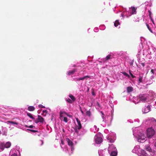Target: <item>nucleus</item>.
<instances>
[{"mask_svg": "<svg viewBox=\"0 0 156 156\" xmlns=\"http://www.w3.org/2000/svg\"><path fill=\"white\" fill-rule=\"evenodd\" d=\"M66 150L67 151H69V150L68 149V148L66 149Z\"/></svg>", "mask_w": 156, "mask_h": 156, "instance_id": "nucleus-54", "label": "nucleus"}, {"mask_svg": "<svg viewBox=\"0 0 156 156\" xmlns=\"http://www.w3.org/2000/svg\"><path fill=\"white\" fill-rule=\"evenodd\" d=\"M41 141V142H42V144H41V145L43 144V142L42 141Z\"/></svg>", "mask_w": 156, "mask_h": 156, "instance_id": "nucleus-53", "label": "nucleus"}, {"mask_svg": "<svg viewBox=\"0 0 156 156\" xmlns=\"http://www.w3.org/2000/svg\"><path fill=\"white\" fill-rule=\"evenodd\" d=\"M141 150L142 149L140 148V147L139 145H136L134 147L133 149L132 150V151L133 152L138 154L139 153V152H140Z\"/></svg>", "mask_w": 156, "mask_h": 156, "instance_id": "nucleus-18", "label": "nucleus"}, {"mask_svg": "<svg viewBox=\"0 0 156 156\" xmlns=\"http://www.w3.org/2000/svg\"><path fill=\"white\" fill-rule=\"evenodd\" d=\"M112 54L110 53L108 55L106 58H103L101 59V61L100 62H103L104 63L106 62L110 59L112 58L113 57Z\"/></svg>", "mask_w": 156, "mask_h": 156, "instance_id": "nucleus-15", "label": "nucleus"}, {"mask_svg": "<svg viewBox=\"0 0 156 156\" xmlns=\"http://www.w3.org/2000/svg\"><path fill=\"white\" fill-rule=\"evenodd\" d=\"M28 127L32 129V128H34V126L32 125H31V126H29Z\"/></svg>", "mask_w": 156, "mask_h": 156, "instance_id": "nucleus-48", "label": "nucleus"}, {"mask_svg": "<svg viewBox=\"0 0 156 156\" xmlns=\"http://www.w3.org/2000/svg\"><path fill=\"white\" fill-rule=\"evenodd\" d=\"M90 77V76L87 75L85 76L82 77L78 78H76V80L77 81H80L81 80H84L85 79H86L87 78H89Z\"/></svg>", "mask_w": 156, "mask_h": 156, "instance_id": "nucleus-25", "label": "nucleus"}, {"mask_svg": "<svg viewBox=\"0 0 156 156\" xmlns=\"http://www.w3.org/2000/svg\"><path fill=\"white\" fill-rule=\"evenodd\" d=\"M61 144H62V145H61V146L62 148H63V145H64V142L62 140L61 141Z\"/></svg>", "mask_w": 156, "mask_h": 156, "instance_id": "nucleus-47", "label": "nucleus"}, {"mask_svg": "<svg viewBox=\"0 0 156 156\" xmlns=\"http://www.w3.org/2000/svg\"><path fill=\"white\" fill-rule=\"evenodd\" d=\"M48 113V111L46 110H44L42 111L41 114L43 116H45Z\"/></svg>", "mask_w": 156, "mask_h": 156, "instance_id": "nucleus-34", "label": "nucleus"}, {"mask_svg": "<svg viewBox=\"0 0 156 156\" xmlns=\"http://www.w3.org/2000/svg\"><path fill=\"white\" fill-rule=\"evenodd\" d=\"M140 102H145L149 101L148 96L147 94H141L139 95Z\"/></svg>", "mask_w": 156, "mask_h": 156, "instance_id": "nucleus-8", "label": "nucleus"}, {"mask_svg": "<svg viewBox=\"0 0 156 156\" xmlns=\"http://www.w3.org/2000/svg\"><path fill=\"white\" fill-rule=\"evenodd\" d=\"M108 131V130L107 129H105L104 130V132L105 133H107V132Z\"/></svg>", "mask_w": 156, "mask_h": 156, "instance_id": "nucleus-50", "label": "nucleus"}, {"mask_svg": "<svg viewBox=\"0 0 156 156\" xmlns=\"http://www.w3.org/2000/svg\"><path fill=\"white\" fill-rule=\"evenodd\" d=\"M80 111H81V113H82V114H83V111L81 109V110H80Z\"/></svg>", "mask_w": 156, "mask_h": 156, "instance_id": "nucleus-51", "label": "nucleus"}, {"mask_svg": "<svg viewBox=\"0 0 156 156\" xmlns=\"http://www.w3.org/2000/svg\"><path fill=\"white\" fill-rule=\"evenodd\" d=\"M101 113H102V117L103 119V121L105 122V124H108L109 122L111 121L110 119H111V117L110 116H109L108 117H107L105 119L104 116V114L102 112H101Z\"/></svg>", "mask_w": 156, "mask_h": 156, "instance_id": "nucleus-16", "label": "nucleus"}, {"mask_svg": "<svg viewBox=\"0 0 156 156\" xmlns=\"http://www.w3.org/2000/svg\"><path fill=\"white\" fill-rule=\"evenodd\" d=\"M19 154V152L18 150L15 149H12L10 152V156H18V154ZM2 156H7L5 154H3Z\"/></svg>", "mask_w": 156, "mask_h": 156, "instance_id": "nucleus-12", "label": "nucleus"}, {"mask_svg": "<svg viewBox=\"0 0 156 156\" xmlns=\"http://www.w3.org/2000/svg\"><path fill=\"white\" fill-rule=\"evenodd\" d=\"M100 28L101 30H104L105 28V26L102 25L100 27Z\"/></svg>", "mask_w": 156, "mask_h": 156, "instance_id": "nucleus-44", "label": "nucleus"}, {"mask_svg": "<svg viewBox=\"0 0 156 156\" xmlns=\"http://www.w3.org/2000/svg\"><path fill=\"white\" fill-rule=\"evenodd\" d=\"M27 115L30 117L31 119H35L33 115L30 113H28L27 114Z\"/></svg>", "mask_w": 156, "mask_h": 156, "instance_id": "nucleus-36", "label": "nucleus"}, {"mask_svg": "<svg viewBox=\"0 0 156 156\" xmlns=\"http://www.w3.org/2000/svg\"><path fill=\"white\" fill-rule=\"evenodd\" d=\"M27 130L31 131L33 132H36L37 131H36V130H32V129H27Z\"/></svg>", "mask_w": 156, "mask_h": 156, "instance_id": "nucleus-46", "label": "nucleus"}, {"mask_svg": "<svg viewBox=\"0 0 156 156\" xmlns=\"http://www.w3.org/2000/svg\"><path fill=\"white\" fill-rule=\"evenodd\" d=\"M136 120H136V121H137L138 122H139L140 121L138 119H136Z\"/></svg>", "mask_w": 156, "mask_h": 156, "instance_id": "nucleus-52", "label": "nucleus"}, {"mask_svg": "<svg viewBox=\"0 0 156 156\" xmlns=\"http://www.w3.org/2000/svg\"><path fill=\"white\" fill-rule=\"evenodd\" d=\"M98 128H97L96 126L94 125L91 128V130L92 131L96 133L98 131Z\"/></svg>", "mask_w": 156, "mask_h": 156, "instance_id": "nucleus-28", "label": "nucleus"}, {"mask_svg": "<svg viewBox=\"0 0 156 156\" xmlns=\"http://www.w3.org/2000/svg\"><path fill=\"white\" fill-rule=\"evenodd\" d=\"M133 90V88L131 87H128L127 88V91L129 93Z\"/></svg>", "mask_w": 156, "mask_h": 156, "instance_id": "nucleus-33", "label": "nucleus"}, {"mask_svg": "<svg viewBox=\"0 0 156 156\" xmlns=\"http://www.w3.org/2000/svg\"><path fill=\"white\" fill-rule=\"evenodd\" d=\"M106 150L105 149L104 150H100L98 151V154L99 156H106V154L105 153Z\"/></svg>", "mask_w": 156, "mask_h": 156, "instance_id": "nucleus-23", "label": "nucleus"}, {"mask_svg": "<svg viewBox=\"0 0 156 156\" xmlns=\"http://www.w3.org/2000/svg\"><path fill=\"white\" fill-rule=\"evenodd\" d=\"M131 100L134 103L137 104L140 102L139 96L137 97H133L132 98H130Z\"/></svg>", "mask_w": 156, "mask_h": 156, "instance_id": "nucleus-22", "label": "nucleus"}, {"mask_svg": "<svg viewBox=\"0 0 156 156\" xmlns=\"http://www.w3.org/2000/svg\"><path fill=\"white\" fill-rule=\"evenodd\" d=\"M154 147L156 148V141L154 143Z\"/></svg>", "mask_w": 156, "mask_h": 156, "instance_id": "nucleus-49", "label": "nucleus"}, {"mask_svg": "<svg viewBox=\"0 0 156 156\" xmlns=\"http://www.w3.org/2000/svg\"><path fill=\"white\" fill-rule=\"evenodd\" d=\"M69 97L71 99V100H72V102L76 100V98L74 96L71 94L69 95Z\"/></svg>", "mask_w": 156, "mask_h": 156, "instance_id": "nucleus-31", "label": "nucleus"}, {"mask_svg": "<svg viewBox=\"0 0 156 156\" xmlns=\"http://www.w3.org/2000/svg\"><path fill=\"white\" fill-rule=\"evenodd\" d=\"M122 74H123L124 75L126 76V77H127L128 78H130L128 74H127L126 73L123 72V73H122Z\"/></svg>", "mask_w": 156, "mask_h": 156, "instance_id": "nucleus-38", "label": "nucleus"}, {"mask_svg": "<svg viewBox=\"0 0 156 156\" xmlns=\"http://www.w3.org/2000/svg\"><path fill=\"white\" fill-rule=\"evenodd\" d=\"M143 74L140 73L139 74V77L138 78V83H140L143 82Z\"/></svg>", "mask_w": 156, "mask_h": 156, "instance_id": "nucleus-27", "label": "nucleus"}, {"mask_svg": "<svg viewBox=\"0 0 156 156\" xmlns=\"http://www.w3.org/2000/svg\"><path fill=\"white\" fill-rule=\"evenodd\" d=\"M156 131L153 126L149 128L147 130V136L149 138H151L154 134L155 131Z\"/></svg>", "mask_w": 156, "mask_h": 156, "instance_id": "nucleus-6", "label": "nucleus"}, {"mask_svg": "<svg viewBox=\"0 0 156 156\" xmlns=\"http://www.w3.org/2000/svg\"><path fill=\"white\" fill-rule=\"evenodd\" d=\"M137 8L132 6L131 8H129L128 10H127L126 8H123L122 13L121 14V16L123 17L126 16L128 17L132 15L135 14L136 13V9Z\"/></svg>", "mask_w": 156, "mask_h": 156, "instance_id": "nucleus-3", "label": "nucleus"}, {"mask_svg": "<svg viewBox=\"0 0 156 156\" xmlns=\"http://www.w3.org/2000/svg\"><path fill=\"white\" fill-rule=\"evenodd\" d=\"M86 115L88 116H90L91 115L90 112L89 111H87L86 112Z\"/></svg>", "mask_w": 156, "mask_h": 156, "instance_id": "nucleus-40", "label": "nucleus"}, {"mask_svg": "<svg viewBox=\"0 0 156 156\" xmlns=\"http://www.w3.org/2000/svg\"><path fill=\"white\" fill-rule=\"evenodd\" d=\"M133 135L137 138V141L140 143L145 142L147 139V136L142 130L139 129V128L133 129Z\"/></svg>", "mask_w": 156, "mask_h": 156, "instance_id": "nucleus-1", "label": "nucleus"}, {"mask_svg": "<svg viewBox=\"0 0 156 156\" xmlns=\"http://www.w3.org/2000/svg\"><path fill=\"white\" fill-rule=\"evenodd\" d=\"M138 155L139 156H148L147 154L146 153L145 151L142 149L140 151Z\"/></svg>", "mask_w": 156, "mask_h": 156, "instance_id": "nucleus-24", "label": "nucleus"}, {"mask_svg": "<svg viewBox=\"0 0 156 156\" xmlns=\"http://www.w3.org/2000/svg\"><path fill=\"white\" fill-rule=\"evenodd\" d=\"M129 74H130V76H131L133 78H135V76H133V74L132 73H131L130 72H129Z\"/></svg>", "mask_w": 156, "mask_h": 156, "instance_id": "nucleus-45", "label": "nucleus"}, {"mask_svg": "<svg viewBox=\"0 0 156 156\" xmlns=\"http://www.w3.org/2000/svg\"><path fill=\"white\" fill-rule=\"evenodd\" d=\"M6 123L9 125V128L11 129L13 128L14 126L17 127L18 128H20V126L18 125V123L16 122L8 121Z\"/></svg>", "mask_w": 156, "mask_h": 156, "instance_id": "nucleus-9", "label": "nucleus"}, {"mask_svg": "<svg viewBox=\"0 0 156 156\" xmlns=\"http://www.w3.org/2000/svg\"><path fill=\"white\" fill-rule=\"evenodd\" d=\"M67 115H66V116L69 117V118H72L73 117L72 115L68 114L67 113H66Z\"/></svg>", "mask_w": 156, "mask_h": 156, "instance_id": "nucleus-43", "label": "nucleus"}, {"mask_svg": "<svg viewBox=\"0 0 156 156\" xmlns=\"http://www.w3.org/2000/svg\"><path fill=\"white\" fill-rule=\"evenodd\" d=\"M155 103L156 104V101H155Z\"/></svg>", "mask_w": 156, "mask_h": 156, "instance_id": "nucleus-56", "label": "nucleus"}, {"mask_svg": "<svg viewBox=\"0 0 156 156\" xmlns=\"http://www.w3.org/2000/svg\"><path fill=\"white\" fill-rule=\"evenodd\" d=\"M146 25L147 26V28L148 29V30H149V31L153 33V31L151 29V24H148L147 23H146Z\"/></svg>", "mask_w": 156, "mask_h": 156, "instance_id": "nucleus-29", "label": "nucleus"}, {"mask_svg": "<svg viewBox=\"0 0 156 156\" xmlns=\"http://www.w3.org/2000/svg\"><path fill=\"white\" fill-rule=\"evenodd\" d=\"M108 151L110 156H116L117 155V149L113 144H109Z\"/></svg>", "mask_w": 156, "mask_h": 156, "instance_id": "nucleus-4", "label": "nucleus"}, {"mask_svg": "<svg viewBox=\"0 0 156 156\" xmlns=\"http://www.w3.org/2000/svg\"><path fill=\"white\" fill-rule=\"evenodd\" d=\"M37 117V118L35 120V122L36 123L39 122L43 123L44 121V119L39 115H38Z\"/></svg>", "mask_w": 156, "mask_h": 156, "instance_id": "nucleus-19", "label": "nucleus"}, {"mask_svg": "<svg viewBox=\"0 0 156 156\" xmlns=\"http://www.w3.org/2000/svg\"><path fill=\"white\" fill-rule=\"evenodd\" d=\"M4 147L2 146V144L1 143L0 144V152L3 151L4 150Z\"/></svg>", "mask_w": 156, "mask_h": 156, "instance_id": "nucleus-39", "label": "nucleus"}, {"mask_svg": "<svg viewBox=\"0 0 156 156\" xmlns=\"http://www.w3.org/2000/svg\"><path fill=\"white\" fill-rule=\"evenodd\" d=\"M114 25L115 27H116L118 26L119 25H120V23L119 22V20H116L114 22Z\"/></svg>", "mask_w": 156, "mask_h": 156, "instance_id": "nucleus-35", "label": "nucleus"}, {"mask_svg": "<svg viewBox=\"0 0 156 156\" xmlns=\"http://www.w3.org/2000/svg\"><path fill=\"white\" fill-rule=\"evenodd\" d=\"M94 32H97L98 31V28L96 27L94 28Z\"/></svg>", "mask_w": 156, "mask_h": 156, "instance_id": "nucleus-42", "label": "nucleus"}, {"mask_svg": "<svg viewBox=\"0 0 156 156\" xmlns=\"http://www.w3.org/2000/svg\"><path fill=\"white\" fill-rule=\"evenodd\" d=\"M76 123H75L76 128V129H80L82 127V126L80 120L77 118H76Z\"/></svg>", "mask_w": 156, "mask_h": 156, "instance_id": "nucleus-17", "label": "nucleus"}, {"mask_svg": "<svg viewBox=\"0 0 156 156\" xmlns=\"http://www.w3.org/2000/svg\"><path fill=\"white\" fill-rule=\"evenodd\" d=\"M145 149L146 150L149 152L151 151V149L149 145H147L145 147Z\"/></svg>", "mask_w": 156, "mask_h": 156, "instance_id": "nucleus-30", "label": "nucleus"}, {"mask_svg": "<svg viewBox=\"0 0 156 156\" xmlns=\"http://www.w3.org/2000/svg\"><path fill=\"white\" fill-rule=\"evenodd\" d=\"M2 144V146L4 147V149L5 148H9L11 146V143L9 141H8L5 143H1Z\"/></svg>", "mask_w": 156, "mask_h": 156, "instance_id": "nucleus-21", "label": "nucleus"}, {"mask_svg": "<svg viewBox=\"0 0 156 156\" xmlns=\"http://www.w3.org/2000/svg\"><path fill=\"white\" fill-rule=\"evenodd\" d=\"M152 5L151 2V1H150L149 2H146L145 3H143L142 5V6L144 7V13L145 14H148L151 21L154 24V20L151 17V7L152 6Z\"/></svg>", "mask_w": 156, "mask_h": 156, "instance_id": "nucleus-2", "label": "nucleus"}, {"mask_svg": "<svg viewBox=\"0 0 156 156\" xmlns=\"http://www.w3.org/2000/svg\"><path fill=\"white\" fill-rule=\"evenodd\" d=\"M7 129L5 127H2V133L3 135L6 136L7 135Z\"/></svg>", "mask_w": 156, "mask_h": 156, "instance_id": "nucleus-26", "label": "nucleus"}, {"mask_svg": "<svg viewBox=\"0 0 156 156\" xmlns=\"http://www.w3.org/2000/svg\"><path fill=\"white\" fill-rule=\"evenodd\" d=\"M60 117L62 120L66 122H67L68 121L66 113L64 112H61L60 113Z\"/></svg>", "mask_w": 156, "mask_h": 156, "instance_id": "nucleus-11", "label": "nucleus"}, {"mask_svg": "<svg viewBox=\"0 0 156 156\" xmlns=\"http://www.w3.org/2000/svg\"><path fill=\"white\" fill-rule=\"evenodd\" d=\"M28 110L30 111H33L35 110V108L32 106H30L28 107Z\"/></svg>", "mask_w": 156, "mask_h": 156, "instance_id": "nucleus-32", "label": "nucleus"}, {"mask_svg": "<svg viewBox=\"0 0 156 156\" xmlns=\"http://www.w3.org/2000/svg\"><path fill=\"white\" fill-rule=\"evenodd\" d=\"M92 94H93V95H94V93H92Z\"/></svg>", "mask_w": 156, "mask_h": 156, "instance_id": "nucleus-55", "label": "nucleus"}, {"mask_svg": "<svg viewBox=\"0 0 156 156\" xmlns=\"http://www.w3.org/2000/svg\"><path fill=\"white\" fill-rule=\"evenodd\" d=\"M102 136L101 134L98 133L95 136L94 138L96 143L99 144L102 142Z\"/></svg>", "mask_w": 156, "mask_h": 156, "instance_id": "nucleus-10", "label": "nucleus"}, {"mask_svg": "<svg viewBox=\"0 0 156 156\" xmlns=\"http://www.w3.org/2000/svg\"><path fill=\"white\" fill-rule=\"evenodd\" d=\"M39 108H45V107L41 105H38Z\"/></svg>", "mask_w": 156, "mask_h": 156, "instance_id": "nucleus-41", "label": "nucleus"}, {"mask_svg": "<svg viewBox=\"0 0 156 156\" xmlns=\"http://www.w3.org/2000/svg\"><path fill=\"white\" fill-rule=\"evenodd\" d=\"M108 142L113 143L115 139V134L114 133H111L109 135L106 136Z\"/></svg>", "mask_w": 156, "mask_h": 156, "instance_id": "nucleus-7", "label": "nucleus"}, {"mask_svg": "<svg viewBox=\"0 0 156 156\" xmlns=\"http://www.w3.org/2000/svg\"><path fill=\"white\" fill-rule=\"evenodd\" d=\"M145 124L150 126L151 125L153 128L156 130V120L154 118L147 119L145 123Z\"/></svg>", "mask_w": 156, "mask_h": 156, "instance_id": "nucleus-5", "label": "nucleus"}, {"mask_svg": "<svg viewBox=\"0 0 156 156\" xmlns=\"http://www.w3.org/2000/svg\"><path fill=\"white\" fill-rule=\"evenodd\" d=\"M80 67H79L78 68L74 69L72 70H69L67 72V74L68 75H71L73 74L75 72H77L80 69Z\"/></svg>", "mask_w": 156, "mask_h": 156, "instance_id": "nucleus-14", "label": "nucleus"}, {"mask_svg": "<svg viewBox=\"0 0 156 156\" xmlns=\"http://www.w3.org/2000/svg\"><path fill=\"white\" fill-rule=\"evenodd\" d=\"M151 106L148 105L147 106H145L142 109V112L143 113H146L151 110Z\"/></svg>", "mask_w": 156, "mask_h": 156, "instance_id": "nucleus-20", "label": "nucleus"}, {"mask_svg": "<svg viewBox=\"0 0 156 156\" xmlns=\"http://www.w3.org/2000/svg\"><path fill=\"white\" fill-rule=\"evenodd\" d=\"M65 100L67 102H69V103H72L73 102L72 100H71L69 98H66Z\"/></svg>", "mask_w": 156, "mask_h": 156, "instance_id": "nucleus-37", "label": "nucleus"}, {"mask_svg": "<svg viewBox=\"0 0 156 156\" xmlns=\"http://www.w3.org/2000/svg\"><path fill=\"white\" fill-rule=\"evenodd\" d=\"M66 141L68 145L70 148L71 151H72L71 153H72L74 150L73 143V142L68 138H66Z\"/></svg>", "mask_w": 156, "mask_h": 156, "instance_id": "nucleus-13", "label": "nucleus"}]
</instances>
